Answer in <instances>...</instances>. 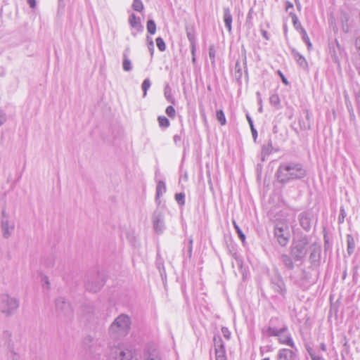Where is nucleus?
<instances>
[{
	"label": "nucleus",
	"mask_w": 360,
	"mask_h": 360,
	"mask_svg": "<svg viewBox=\"0 0 360 360\" xmlns=\"http://www.w3.org/2000/svg\"><path fill=\"white\" fill-rule=\"evenodd\" d=\"M306 176L307 170L303 165L293 161L281 163L275 174L277 181L282 184L302 179Z\"/></svg>",
	"instance_id": "nucleus-1"
},
{
	"label": "nucleus",
	"mask_w": 360,
	"mask_h": 360,
	"mask_svg": "<svg viewBox=\"0 0 360 360\" xmlns=\"http://www.w3.org/2000/svg\"><path fill=\"white\" fill-rule=\"evenodd\" d=\"M130 328V317L125 314H121L110 326L108 333L112 339L120 340L129 334Z\"/></svg>",
	"instance_id": "nucleus-2"
},
{
	"label": "nucleus",
	"mask_w": 360,
	"mask_h": 360,
	"mask_svg": "<svg viewBox=\"0 0 360 360\" xmlns=\"http://www.w3.org/2000/svg\"><path fill=\"white\" fill-rule=\"evenodd\" d=\"M309 244V238L306 235H302L300 238L293 240L290 252L295 262L302 261L306 257Z\"/></svg>",
	"instance_id": "nucleus-3"
},
{
	"label": "nucleus",
	"mask_w": 360,
	"mask_h": 360,
	"mask_svg": "<svg viewBox=\"0 0 360 360\" xmlns=\"http://www.w3.org/2000/svg\"><path fill=\"white\" fill-rule=\"evenodd\" d=\"M288 330L287 325L278 317H272L269 322V326L262 329V333L267 336H279Z\"/></svg>",
	"instance_id": "nucleus-4"
},
{
	"label": "nucleus",
	"mask_w": 360,
	"mask_h": 360,
	"mask_svg": "<svg viewBox=\"0 0 360 360\" xmlns=\"http://www.w3.org/2000/svg\"><path fill=\"white\" fill-rule=\"evenodd\" d=\"M19 307V301L8 294H3L0 297V310L6 316H11Z\"/></svg>",
	"instance_id": "nucleus-5"
},
{
	"label": "nucleus",
	"mask_w": 360,
	"mask_h": 360,
	"mask_svg": "<svg viewBox=\"0 0 360 360\" xmlns=\"http://www.w3.org/2000/svg\"><path fill=\"white\" fill-rule=\"evenodd\" d=\"M274 234L281 246L285 247L289 242L290 232L286 224L277 222L274 226Z\"/></svg>",
	"instance_id": "nucleus-6"
},
{
	"label": "nucleus",
	"mask_w": 360,
	"mask_h": 360,
	"mask_svg": "<svg viewBox=\"0 0 360 360\" xmlns=\"http://www.w3.org/2000/svg\"><path fill=\"white\" fill-rule=\"evenodd\" d=\"M105 284V278L103 274L99 273L90 276L86 283V289L92 292H96L101 289Z\"/></svg>",
	"instance_id": "nucleus-7"
},
{
	"label": "nucleus",
	"mask_w": 360,
	"mask_h": 360,
	"mask_svg": "<svg viewBox=\"0 0 360 360\" xmlns=\"http://www.w3.org/2000/svg\"><path fill=\"white\" fill-rule=\"evenodd\" d=\"M115 360H137L135 357V351L131 346H120L115 349Z\"/></svg>",
	"instance_id": "nucleus-8"
},
{
	"label": "nucleus",
	"mask_w": 360,
	"mask_h": 360,
	"mask_svg": "<svg viewBox=\"0 0 360 360\" xmlns=\"http://www.w3.org/2000/svg\"><path fill=\"white\" fill-rule=\"evenodd\" d=\"M152 221L155 232L157 234L162 233L165 229L164 212L160 210H155L152 216Z\"/></svg>",
	"instance_id": "nucleus-9"
},
{
	"label": "nucleus",
	"mask_w": 360,
	"mask_h": 360,
	"mask_svg": "<svg viewBox=\"0 0 360 360\" xmlns=\"http://www.w3.org/2000/svg\"><path fill=\"white\" fill-rule=\"evenodd\" d=\"M298 221L300 226L306 231H310L314 221V214L310 210L302 212L298 214Z\"/></svg>",
	"instance_id": "nucleus-10"
},
{
	"label": "nucleus",
	"mask_w": 360,
	"mask_h": 360,
	"mask_svg": "<svg viewBox=\"0 0 360 360\" xmlns=\"http://www.w3.org/2000/svg\"><path fill=\"white\" fill-rule=\"evenodd\" d=\"M56 309L59 315L70 317L72 315V309L70 304L63 297H59L56 300Z\"/></svg>",
	"instance_id": "nucleus-11"
},
{
	"label": "nucleus",
	"mask_w": 360,
	"mask_h": 360,
	"mask_svg": "<svg viewBox=\"0 0 360 360\" xmlns=\"http://www.w3.org/2000/svg\"><path fill=\"white\" fill-rule=\"evenodd\" d=\"M277 360H300L297 347L279 349L277 354Z\"/></svg>",
	"instance_id": "nucleus-12"
},
{
	"label": "nucleus",
	"mask_w": 360,
	"mask_h": 360,
	"mask_svg": "<svg viewBox=\"0 0 360 360\" xmlns=\"http://www.w3.org/2000/svg\"><path fill=\"white\" fill-rule=\"evenodd\" d=\"M271 288L279 294L283 295L286 292L285 285L281 276L276 274L271 280Z\"/></svg>",
	"instance_id": "nucleus-13"
},
{
	"label": "nucleus",
	"mask_w": 360,
	"mask_h": 360,
	"mask_svg": "<svg viewBox=\"0 0 360 360\" xmlns=\"http://www.w3.org/2000/svg\"><path fill=\"white\" fill-rule=\"evenodd\" d=\"M82 345L86 353L89 354L96 352L98 348L97 340L91 335H87L84 338Z\"/></svg>",
	"instance_id": "nucleus-14"
},
{
	"label": "nucleus",
	"mask_w": 360,
	"mask_h": 360,
	"mask_svg": "<svg viewBox=\"0 0 360 360\" xmlns=\"http://www.w3.org/2000/svg\"><path fill=\"white\" fill-rule=\"evenodd\" d=\"M1 229L3 237L7 239L11 237L15 229V223L11 219L1 220Z\"/></svg>",
	"instance_id": "nucleus-15"
},
{
	"label": "nucleus",
	"mask_w": 360,
	"mask_h": 360,
	"mask_svg": "<svg viewBox=\"0 0 360 360\" xmlns=\"http://www.w3.org/2000/svg\"><path fill=\"white\" fill-rule=\"evenodd\" d=\"M321 245L318 243H313L310 246L309 260L313 265L319 264L321 259Z\"/></svg>",
	"instance_id": "nucleus-16"
},
{
	"label": "nucleus",
	"mask_w": 360,
	"mask_h": 360,
	"mask_svg": "<svg viewBox=\"0 0 360 360\" xmlns=\"http://www.w3.org/2000/svg\"><path fill=\"white\" fill-rule=\"evenodd\" d=\"M146 360H161V356L158 347L154 345L147 347L145 353Z\"/></svg>",
	"instance_id": "nucleus-17"
},
{
	"label": "nucleus",
	"mask_w": 360,
	"mask_h": 360,
	"mask_svg": "<svg viewBox=\"0 0 360 360\" xmlns=\"http://www.w3.org/2000/svg\"><path fill=\"white\" fill-rule=\"evenodd\" d=\"M129 24L131 28L135 29L138 32H142L143 31V26L141 24V18L137 17L134 13L129 15Z\"/></svg>",
	"instance_id": "nucleus-18"
},
{
	"label": "nucleus",
	"mask_w": 360,
	"mask_h": 360,
	"mask_svg": "<svg viewBox=\"0 0 360 360\" xmlns=\"http://www.w3.org/2000/svg\"><path fill=\"white\" fill-rule=\"evenodd\" d=\"M223 13H224L223 18H224V22L225 26L227 28L229 32L231 34L232 32L231 23H232L233 18H232V15L231 13L230 8H227V7H224L223 8Z\"/></svg>",
	"instance_id": "nucleus-19"
},
{
	"label": "nucleus",
	"mask_w": 360,
	"mask_h": 360,
	"mask_svg": "<svg viewBox=\"0 0 360 360\" xmlns=\"http://www.w3.org/2000/svg\"><path fill=\"white\" fill-rule=\"evenodd\" d=\"M291 54L300 67L304 69L307 68L308 63L305 58L301 55L295 49L293 48L291 49Z\"/></svg>",
	"instance_id": "nucleus-20"
},
{
	"label": "nucleus",
	"mask_w": 360,
	"mask_h": 360,
	"mask_svg": "<svg viewBox=\"0 0 360 360\" xmlns=\"http://www.w3.org/2000/svg\"><path fill=\"white\" fill-rule=\"evenodd\" d=\"M330 51L331 53V57L333 60L336 63H339L340 57L342 56V53H344V50L337 41L336 49L333 47L332 49V48L330 47Z\"/></svg>",
	"instance_id": "nucleus-21"
},
{
	"label": "nucleus",
	"mask_w": 360,
	"mask_h": 360,
	"mask_svg": "<svg viewBox=\"0 0 360 360\" xmlns=\"http://www.w3.org/2000/svg\"><path fill=\"white\" fill-rule=\"evenodd\" d=\"M279 259L286 269L290 270L294 269L295 265L293 262V258H292L290 255L287 254H282L280 255Z\"/></svg>",
	"instance_id": "nucleus-22"
},
{
	"label": "nucleus",
	"mask_w": 360,
	"mask_h": 360,
	"mask_svg": "<svg viewBox=\"0 0 360 360\" xmlns=\"http://www.w3.org/2000/svg\"><path fill=\"white\" fill-rule=\"evenodd\" d=\"M277 337L279 343L286 345L289 346L290 348H294L295 347H296L290 334L287 335H283V334H280V335Z\"/></svg>",
	"instance_id": "nucleus-23"
},
{
	"label": "nucleus",
	"mask_w": 360,
	"mask_h": 360,
	"mask_svg": "<svg viewBox=\"0 0 360 360\" xmlns=\"http://www.w3.org/2000/svg\"><path fill=\"white\" fill-rule=\"evenodd\" d=\"M347 254L350 256L354 253V248H355V240L353 238V236L350 234H348L347 236Z\"/></svg>",
	"instance_id": "nucleus-24"
},
{
	"label": "nucleus",
	"mask_w": 360,
	"mask_h": 360,
	"mask_svg": "<svg viewBox=\"0 0 360 360\" xmlns=\"http://www.w3.org/2000/svg\"><path fill=\"white\" fill-rule=\"evenodd\" d=\"M290 15L292 18V24L296 30H297L300 33H301L302 30H305L304 28L302 26L297 15L295 13L290 12Z\"/></svg>",
	"instance_id": "nucleus-25"
},
{
	"label": "nucleus",
	"mask_w": 360,
	"mask_h": 360,
	"mask_svg": "<svg viewBox=\"0 0 360 360\" xmlns=\"http://www.w3.org/2000/svg\"><path fill=\"white\" fill-rule=\"evenodd\" d=\"M166 185L163 181H160L156 186V201H158L160 197L166 192Z\"/></svg>",
	"instance_id": "nucleus-26"
},
{
	"label": "nucleus",
	"mask_w": 360,
	"mask_h": 360,
	"mask_svg": "<svg viewBox=\"0 0 360 360\" xmlns=\"http://www.w3.org/2000/svg\"><path fill=\"white\" fill-rule=\"evenodd\" d=\"M186 36L190 44H195V33L193 27H186Z\"/></svg>",
	"instance_id": "nucleus-27"
},
{
	"label": "nucleus",
	"mask_w": 360,
	"mask_h": 360,
	"mask_svg": "<svg viewBox=\"0 0 360 360\" xmlns=\"http://www.w3.org/2000/svg\"><path fill=\"white\" fill-rule=\"evenodd\" d=\"M122 68L123 70L126 72H129L132 70L131 62L129 59L126 53H123Z\"/></svg>",
	"instance_id": "nucleus-28"
},
{
	"label": "nucleus",
	"mask_w": 360,
	"mask_h": 360,
	"mask_svg": "<svg viewBox=\"0 0 360 360\" xmlns=\"http://www.w3.org/2000/svg\"><path fill=\"white\" fill-rule=\"evenodd\" d=\"M11 337L12 334L9 330H4L3 332V338L5 341L7 342L9 350L13 349V345L11 342Z\"/></svg>",
	"instance_id": "nucleus-29"
},
{
	"label": "nucleus",
	"mask_w": 360,
	"mask_h": 360,
	"mask_svg": "<svg viewBox=\"0 0 360 360\" xmlns=\"http://www.w3.org/2000/svg\"><path fill=\"white\" fill-rule=\"evenodd\" d=\"M158 121L159 126L161 128L166 129V128L169 127L170 125L169 120L165 116H163V115L159 116L158 117Z\"/></svg>",
	"instance_id": "nucleus-30"
},
{
	"label": "nucleus",
	"mask_w": 360,
	"mask_h": 360,
	"mask_svg": "<svg viewBox=\"0 0 360 360\" xmlns=\"http://www.w3.org/2000/svg\"><path fill=\"white\" fill-rule=\"evenodd\" d=\"M147 31L150 34H155L156 32V24L153 20H148L146 25Z\"/></svg>",
	"instance_id": "nucleus-31"
},
{
	"label": "nucleus",
	"mask_w": 360,
	"mask_h": 360,
	"mask_svg": "<svg viewBox=\"0 0 360 360\" xmlns=\"http://www.w3.org/2000/svg\"><path fill=\"white\" fill-rule=\"evenodd\" d=\"M164 94L167 101L172 104H175V99L172 96L171 89L168 85H167L165 88Z\"/></svg>",
	"instance_id": "nucleus-32"
},
{
	"label": "nucleus",
	"mask_w": 360,
	"mask_h": 360,
	"mask_svg": "<svg viewBox=\"0 0 360 360\" xmlns=\"http://www.w3.org/2000/svg\"><path fill=\"white\" fill-rule=\"evenodd\" d=\"M214 349L225 348L224 342L220 335H215L213 338Z\"/></svg>",
	"instance_id": "nucleus-33"
},
{
	"label": "nucleus",
	"mask_w": 360,
	"mask_h": 360,
	"mask_svg": "<svg viewBox=\"0 0 360 360\" xmlns=\"http://www.w3.org/2000/svg\"><path fill=\"white\" fill-rule=\"evenodd\" d=\"M217 120L221 124V125H224L226 122V120L225 117V115L222 110H219L216 113Z\"/></svg>",
	"instance_id": "nucleus-34"
},
{
	"label": "nucleus",
	"mask_w": 360,
	"mask_h": 360,
	"mask_svg": "<svg viewBox=\"0 0 360 360\" xmlns=\"http://www.w3.org/2000/svg\"><path fill=\"white\" fill-rule=\"evenodd\" d=\"M150 85H151V82H150V79L146 78L143 80V82L141 84V89L143 90V97H146V96L147 94V91L150 87Z\"/></svg>",
	"instance_id": "nucleus-35"
},
{
	"label": "nucleus",
	"mask_w": 360,
	"mask_h": 360,
	"mask_svg": "<svg viewBox=\"0 0 360 360\" xmlns=\"http://www.w3.org/2000/svg\"><path fill=\"white\" fill-rule=\"evenodd\" d=\"M132 8L136 11L141 12L143 10V4L141 0H134Z\"/></svg>",
	"instance_id": "nucleus-36"
},
{
	"label": "nucleus",
	"mask_w": 360,
	"mask_h": 360,
	"mask_svg": "<svg viewBox=\"0 0 360 360\" xmlns=\"http://www.w3.org/2000/svg\"><path fill=\"white\" fill-rule=\"evenodd\" d=\"M273 150H274V148L272 146L271 141L269 140L267 146H262V153L264 155H269L272 152Z\"/></svg>",
	"instance_id": "nucleus-37"
},
{
	"label": "nucleus",
	"mask_w": 360,
	"mask_h": 360,
	"mask_svg": "<svg viewBox=\"0 0 360 360\" xmlns=\"http://www.w3.org/2000/svg\"><path fill=\"white\" fill-rule=\"evenodd\" d=\"M215 55H216V50L214 45H210L209 47V57L211 60V63L212 65H214L215 63Z\"/></svg>",
	"instance_id": "nucleus-38"
},
{
	"label": "nucleus",
	"mask_w": 360,
	"mask_h": 360,
	"mask_svg": "<svg viewBox=\"0 0 360 360\" xmlns=\"http://www.w3.org/2000/svg\"><path fill=\"white\" fill-rule=\"evenodd\" d=\"M302 34V40L307 44V49L309 50H310V49L311 48L312 46V44L310 41V39L307 35V33L306 32V30H302V32L300 33Z\"/></svg>",
	"instance_id": "nucleus-39"
},
{
	"label": "nucleus",
	"mask_w": 360,
	"mask_h": 360,
	"mask_svg": "<svg viewBox=\"0 0 360 360\" xmlns=\"http://www.w3.org/2000/svg\"><path fill=\"white\" fill-rule=\"evenodd\" d=\"M233 226L236 229V233H238V236L239 238L244 242L245 240V236L243 233L242 230L240 229L239 226L236 223V221H233Z\"/></svg>",
	"instance_id": "nucleus-40"
},
{
	"label": "nucleus",
	"mask_w": 360,
	"mask_h": 360,
	"mask_svg": "<svg viewBox=\"0 0 360 360\" xmlns=\"http://www.w3.org/2000/svg\"><path fill=\"white\" fill-rule=\"evenodd\" d=\"M156 45L160 51H164L166 49V44L162 37L156 39Z\"/></svg>",
	"instance_id": "nucleus-41"
},
{
	"label": "nucleus",
	"mask_w": 360,
	"mask_h": 360,
	"mask_svg": "<svg viewBox=\"0 0 360 360\" xmlns=\"http://www.w3.org/2000/svg\"><path fill=\"white\" fill-rule=\"evenodd\" d=\"M175 200L177 203L180 205H184L185 204V195L183 193H176L175 195Z\"/></svg>",
	"instance_id": "nucleus-42"
},
{
	"label": "nucleus",
	"mask_w": 360,
	"mask_h": 360,
	"mask_svg": "<svg viewBox=\"0 0 360 360\" xmlns=\"http://www.w3.org/2000/svg\"><path fill=\"white\" fill-rule=\"evenodd\" d=\"M269 101L274 106H278L280 104V98L277 94H272L269 98Z\"/></svg>",
	"instance_id": "nucleus-43"
},
{
	"label": "nucleus",
	"mask_w": 360,
	"mask_h": 360,
	"mask_svg": "<svg viewBox=\"0 0 360 360\" xmlns=\"http://www.w3.org/2000/svg\"><path fill=\"white\" fill-rule=\"evenodd\" d=\"M299 125L302 130H309L311 129L310 122L299 120Z\"/></svg>",
	"instance_id": "nucleus-44"
},
{
	"label": "nucleus",
	"mask_w": 360,
	"mask_h": 360,
	"mask_svg": "<svg viewBox=\"0 0 360 360\" xmlns=\"http://www.w3.org/2000/svg\"><path fill=\"white\" fill-rule=\"evenodd\" d=\"M235 76L240 79L242 76V69L239 61H236L235 65Z\"/></svg>",
	"instance_id": "nucleus-45"
},
{
	"label": "nucleus",
	"mask_w": 360,
	"mask_h": 360,
	"mask_svg": "<svg viewBox=\"0 0 360 360\" xmlns=\"http://www.w3.org/2000/svg\"><path fill=\"white\" fill-rule=\"evenodd\" d=\"M167 115L171 117V118H174L175 117V115H176V111H175V109L173 108V106L172 105H169L168 106L167 108H166V110H165Z\"/></svg>",
	"instance_id": "nucleus-46"
},
{
	"label": "nucleus",
	"mask_w": 360,
	"mask_h": 360,
	"mask_svg": "<svg viewBox=\"0 0 360 360\" xmlns=\"http://www.w3.org/2000/svg\"><path fill=\"white\" fill-rule=\"evenodd\" d=\"M193 238H190L188 239V250H187V255L189 259H191L192 256V251H193Z\"/></svg>",
	"instance_id": "nucleus-47"
},
{
	"label": "nucleus",
	"mask_w": 360,
	"mask_h": 360,
	"mask_svg": "<svg viewBox=\"0 0 360 360\" xmlns=\"http://www.w3.org/2000/svg\"><path fill=\"white\" fill-rule=\"evenodd\" d=\"M9 354L8 360H20V356L18 354L13 350H9Z\"/></svg>",
	"instance_id": "nucleus-48"
},
{
	"label": "nucleus",
	"mask_w": 360,
	"mask_h": 360,
	"mask_svg": "<svg viewBox=\"0 0 360 360\" xmlns=\"http://www.w3.org/2000/svg\"><path fill=\"white\" fill-rule=\"evenodd\" d=\"M147 41H148V48L149 51L152 56L154 52L153 41L152 38H150V37H147Z\"/></svg>",
	"instance_id": "nucleus-49"
},
{
	"label": "nucleus",
	"mask_w": 360,
	"mask_h": 360,
	"mask_svg": "<svg viewBox=\"0 0 360 360\" xmlns=\"http://www.w3.org/2000/svg\"><path fill=\"white\" fill-rule=\"evenodd\" d=\"M6 120L7 117L5 112L0 108V127L6 122Z\"/></svg>",
	"instance_id": "nucleus-50"
},
{
	"label": "nucleus",
	"mask_w": 360,
	"mask_h": 360,
	"mask_svg": "<svg viewBox=\"0 0 360 360\" xmlns=\"http://www.w3.org/2000/svg\"><path fill=\"white\" fill-rule=\"evenodd\" d=\"M221 333L224 335V337L226 339V340H229L230 339V337H231V332L229 330V329L226 327H222L221 328Z\"/></svg>",
	"instance_id": "nucleus-51"
},
{
	"label": "nucleus",
	"mask_w": 360,
	"mask_h": 360,
	"mask_svg": "<svg viewBox=\"0 0 360 360\" xmlns=\"http://www.w3.org/2000/svg\"><path fill=\"white\" fill-rule=\"evenodd\" d=\"M215 349V354L216 356H226V349L225 348H218L214 349Z\"/></svg>",
	"instance_id": "nucleus-52"
},
{
	"label": "nucleus",
	"mask_w": 360,
	"mask_h": 360,
	"mask_svg": "<svg viewBox=\"0 0 360 360\" xmlns=\"http://www.w3.org/2000/svg\"><path fill=\"white\" fill-rule=\"evenodd\" d=\"M330 248H331V244L329 242V240L327 238V236L325 235L324 236V250H325V251H328V250H330Z\"/></svg>",
	"instance_id": "nucleus-53"
},
{
	"label": "nucleus",
	"mask_w": 360,
	"mask_h": 360,
	"mask_svg": "<svg viewBox=\"0 0 360 360\" xmlns=\"http://www.w3.org/2000/svg\"><path fill=\"white\" fill-rule=\"evenodd\" d=\"M345 216H346V213H345V209L343 207H341L340 213L339 218H338L339 223H342L344 221V219H345Z\"/></svg>",
	"instance_id": "nucleus-54"
},
{
	"label": "nucleus",
	"mask_w": 360,
	"mask_h": 360,
	"mask_svg": "<svg viewBox=\"0 0 360 360\" xmlns=\"http://www.w3.org/2000/svg\"><path fill=\"white\" fill-rule=\"evenodd\" d=\"M5 219H11L9 214L6 212V210L4 208L1 211V220H5Z\"/></svg>",
	"instance_id": "nucleus-55"
},
{
	"label": "nucleus",
	"mask_w": 360,
	"mask_h": 360,
	"mask_svg": "<svg viewBox=\"0 0 360 360\" xmlns=\"http://www.w3.org/2000/svg\"><path fill=\"white\" fill-rule=\"evenodd\" d=\"M250 129H251V133H252V138H253L254 141H255L257 138V131L256 130L255 127H251Z\"/></svg>",
	"instance_id": "nucleus-56"
},
{
	"label": "nucleus",
	"mask_w": 360,
	"mask_h": 360,
	"mask_svg": "<svg viewBox=\"0 0 360 360\" xmlns=\"http://www.w3.org/2000/svg\"><path fill=\"white\" fill-rule=\"evenodd\" d=\"M181 141V138L180 135H174V142L176 145H179Z\"/></svg>",
	"instance_id": "nucleus-57"
},
{
	"label": "nucleus",
	"mask_w": 360,
	"mask_h": 360,
	"mask_svg": "<svg viewBox=\"0 0 360 360\" xmlns=\"http://www.w3.org/2000/svg\"><path fill=\"white\" fill-rule=\"evenodd\" d=\"M191 45V51L192 56H195V50H196V43L195 44H190Z\"/></svg>",
	"instance_id": "nucleus-58"
},
{
	"label": "nucleus",
	"mask_w": 360,
	"mask_h": 360,
	"mask_svg": "<svg viewBox=\"0 0 360 360\" xmlns=\"http://www.w3.org/2000/svg\"><path fill=\"white\" fill-rule=\"evenodd\" d=\"M307 352H308L309 354L310 355V356H311L312 360H313V356H317L316 355H315V354L314 352V350L310 347H307Z\"/></svg>",
	"instance_id": "nucleus-59"
},
{
	"label": "nucleus",
	"mask_w": 360,
	"mask_h": 360,
	"mask_svg": "<svg viewBox=\"0 0 360 360\" xmlns=\"http://www.w3.org/2000/svg\"><path fill=\"white\" fill-rule=\"evenodd\" d=\"M246 118H247V120H248V123L250 124V128L251 127H254L253 121H252V118H251V117L250 116L249 114L246 115Z\"/></svg>",
	"instance_id": "nucleus-60"
},
{
	"label": "nucleus",
	"mask_w": 360,
	"mask_h": 360,
	"mask_svg": "<svg viewBox=\"0 0 360 360\" xmlns=\"http://www.w3.org/2000/svg\"><path fill=\"white\" fill-rule=\"evenodd\" d=\"M290 8H293V4L290 1L285 3V11H288Z\"/></svg>",
	"instance_id": "nucleus-61"
},
{
	"label": "nucleus",
	"mask_w": 360,
	"mask_h": 360,
	"mask_svg": "<svg viewBox=\"0 0 360 360\" xmlns=\"http://www.w3.org/2000/svg\"><path fill=\"white\" fill-rule=\"evenodd\" d=\"M356 102L358 106L360 108V91H359L356 94Z\"/></svg>",
	"instance_id": "nucleus-62"
},
{
	"label": "nucleus",
	"mask_w": 360,
	"mask_h": 360,
	"mask_svg": "<svg viewBox=\"0 0 360 360\" xmlns=\"http://www.w3.org/2000/svg\"><path fill=\"white\" fill-rule=\"evenodd\" d=\"M242 56H243V63H244V65H246V60H247V59H246V51H245V49H243L242 50Z\"/></svg>",
	"instance_id": "nucleus-63"
},
{
	"label": "nucleus",
	"mask_w": 360,
	"mask_h": 360,
	"mask_svg": "<svg viewBox=\"0 0 360 360\" xmlns=\"http://www.w3.org/2000/svg\"><path fill=\"white\" fill-rule=\"evenodd\" d=\"M27 3L31 8H34L36 6L35 0H27Z\"/></svg>",
	"instance_id": "nucleus-64"
}]
</instances>
